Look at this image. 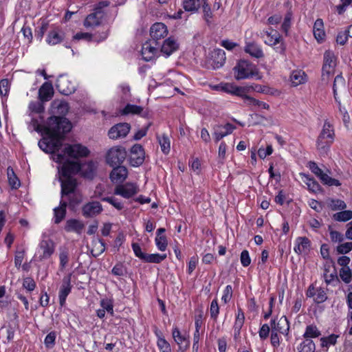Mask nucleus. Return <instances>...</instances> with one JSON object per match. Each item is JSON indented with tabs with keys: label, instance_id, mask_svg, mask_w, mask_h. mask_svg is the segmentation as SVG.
<instances>
[{
	"label": "nucleus",
	"instance_id": "nucleus-49",
	"mask_svg": "<svg viewBox=\"0 0 352 352\" xmlns=\"http://www.w3.org/2000/svg\"><path fill=\"white\" fill-rule=\"evenodd\" d=\"M338 337V335L333 333L329 336L321 338V346L328 348L330 345H335L337 342V339Z\"/></svg>",
	"mask_w": 352,
	"mask_h": 352
},
{
	"label": "nucleus",
	"instance_id": "nucleus-2",
	"mask_svg": "<svg viewBox=\"0 0 352 352\" xmlns=\"http://www.w3.org/2000/svg\"><path fill=\"white\" fill-rule=\"evenodd\" d=\"M336 134L333 125L327 120H324L322 129L316 140V148L322 156L328 154L335 140Z\"/></svg>",
	"mask_w": 352,
	"mask_h": 352
},
{
	"label": "nucleus",
	"instance_id": "nucleus-37",
	"mask_svg": "<svg viewBox=\"0 0 352 352\" xmlns=\"http://www.w3.org/2000/svg\"><path fill=\"white\" fill-rule=\"evenodd\" d=\"M96 166L92 161L81 164V174L88 179H93L95 175Z\"/></svg>",
	"mask_w": 352,
	"mask_h": 352
},
{
	"label": "nucleus",
	"instance_id": "nucleus-43",
	"mask_svg": "<svg viewBox=\"0 0 352 352\" xmlns=\"http://www.w3.org/2000/svg\"><path fill=\"white\" fill-rule=\"evenodd\" d=\"M316 345L311 339H305L297 347L298 352H315Z\"/></svg>",
	"mask_w": 352,
	"mask_h": 352
},
{
	"label": "nucleus",
	"instance_id": "nucleus-44",
	"mask_svg": "<svg viewBox=\"0 0 352 352\" xmlns=\"http://www.w3.org/2000/svg\"><path fill=\"white\" fill-rule=\"evenodd\" d=\"M85 226L82 221H67L65 230L67 232H74L80 234Z\"/></svg>",
	"mask_w": 352,
	"mask_h": 352
},
{
	"label": "nucleus",
	"instance_id": "nucleus-58",
	"mask_svg": "<svg viewBox=\"0 0 352 352\" xmlns=\"http://www.w3.org/2000/svg\"><path fill=\"white\" fill-rule=\"evenodd\" d=\"M68 196L69 206L70 208H74L81 202V196L76 192H73Z\"/></svg>",
	"mask_w": 352,
	"mask_h": 352
},
{
	"label": "nucleus",
	"instance_id": "nucleus-3",
	"mask_svg": "<svg viewBox=\"0 0 352 352\" xmlns=\"http://www.w3.org/2000/svg\"><path fill=\"white\" fill-rule=\"evenodd\" d=\"M261 34L263 37L266 36L264 40V43L266 45L273 46L276 52L285 54L286 47L280 34L277 30L270 28L269 30L263 31Z\"/></svg>",
	"mask_w": 352,
	"mask_h": 352
},
{
	"label": "nucleus",
	"instance_id": "nucleus-33",
	"mask_svg": "<svg viewBox=\"0 0 352 352\" xmlns=\"http://www.w3.org/2000/svg\"><path fill=\"white\" fill-rule=\"evenodd\" d=\"M245 52L249 54L251 56L256 58H261L264 56V53L261 47L254 42L246 43L245 46Z\"/></svg>",
	"mask_w": 352,
	"mask_h": 352
},
{
	"label": "nucleus",
	"instance_id": "nucleus-56",
	"mask_svg": "<svg viewBox=\"0 0 352 352\" xmlns=\"http://www.w3.org/2000/svg\"><path fill=\"white\" fill-rule=\"evenodd\" d=\"M314 297V301L317 304L322 303L327 299V294L322 287L316 289V293Z\"/></svg>",
	"mask_w": 352,
	"mask_h": 352
},
{
	"label": "nucleus",
	"instance_id": "nucleus-8",
	"mask_svg": "<svg viewBox=\"0 0 352 352\" xmlns=\"http://www.w3.org/2000/svg\"><path fill=\"white\" fill-rule=\"evenodd\" d=\"M63 151L64 154L75 159L87 157L90 153L87 147L80 144H67Z\"/></svg>",
	"mask_w": 352,
	"mask_h": 352
},
{
	"label": "nucleus",
	"instance_id": "nucleus-15",
	"mask_svg": "<svg viewBox=\"0 0 352 352\" xmlns=\"http://www.w3.org/2000/svg\"><path fill=\"white\" fill-rule=\"evenodd\" d=\"M57 90L63 95L69 96L73 94L76 87L75 85L66 76H59L56 82Z\"/></svg>",
	"mask_w": 352,
	"mask_h": 352
},
{
	"label": "nucleus",
	"instance_id": "nucleus-46",
	"mask_svg": "<svg viewBox=\"0 0 352 352\" xmlns=\"http://www.w3.org/2000/svg\"><path fill=\"white\" fill-rule=\"evenodd\" d=\"M60 267L63 270L69 262V250L66 247L60 248L59 253Z\"/></svg>",
	"mask_w": 352,
	"mask_h": 352
},
{
	"label": "nucleus",
	"instance_id": "nucleus-32",
	"mask_svg": "<svg viewBox=\"0 0 352 352\" xmlns=\"http://www.w3.org/2000/svg\"><path fill=\"white\" fill-rule=\"evenodd\" d=\"M245 322V315L241 307L238 308L237 314H236L235 321L233 326L234 338L239 337L241 330Z\"/></svg>",
	"mask_w": 352,
	"mask_h": 352
},
{
	"label": "nucleus",
	"instance_id": "nucleus-40",
	"mask_svg": "<svg viewBox=\"0 0 352 352\" xmlns=\"http://www.w3.org/2000/svg\"><path fill=\"white\" fill-rule=\"evenodd\" d=\"M243 101L248 106L258 107L267 110L270 109V105L267 103L251 97L248 96V94Z\"/></svg>",
	"mask_w": 352,
	"mask_h": 352
},
{
	"label": "nucleus",
	"instance_id": "nucleus-31",
	"mask_svg": "<svg viewBox=\"0 0 352 352\" xmlns=\"http://www.w3.org/2000/svg\"><path fill=\"white\" fill-rule=\"evenodd\" d=\"M54 95V89L51 82H44L38 90L39 98L42 101L50 100Z\"/></svg>",
	"mask_w": 352,
	"mask_h": 352
},
{
	"label": "nucleus",
	"instance_id": "nucleus-50",
	"mask_svg": "<svg viewBox=\"0 0 352 352\" xmlns=\"http://www.w3.org/2000/svg\"><path fill=\"white\" fill-rule=\"evenodd\" d=\"M307 167L309 170L316 175L320 180L322 179L323 175L326 173L318 166V164L314 161H309L307 164Z\"/></svg>",
	"mask_w": 352,
	"mask_h": 352
},
{
	"label": "nucleus",
	"instance_id": "nucleus-18",
	"mask_svg": "<svg viewBox=\"0 0 352 352\" xmlns=\"http://www.w3.org/2000/svg\"><path fill=\"white\" fill-rule=\"evenodd\" d=\"M104 16V12H100V8H94L93 12L88 14L84 21V26L87 28L98 26L102 23Z\"/></svg>",
	"mask_w": 352,
	"mask_h": 352
},
{
	"label": "nucleus",
	"instance_id": "nucleus-57",
	"mask_svg": "<svg viewBox=\"0 0 352 352\" xmlns=\"http://www.w3.org/2000/svg\"><path fill=\"white\" fill-rule=\"evenodd\" d=\"M321 182L329 186H341L340 182L335 178H332L329 176L327 174L323 175L322 179H321Z\"/></svg>",
	"mask_w": 352,
	"mask_h": 352
},
{
	"label": "nucleus",
	"instance_id": "nucleus-12",
	"mask_svg": "<svg viewBox=\"0 0 352 352\" xmlns=\"http://www.w3.org/2000/svg\"><path fill=\"white\" fill-rule=\"evenodd\" d=\"M236 128L235 125L230 122H227L225 124L214 125L212 135L215 142H218L224 137L231 134Z\"/></svg>",
	"mask_w": 352,
	"mask_h": 352
},
{
	"label": "nucleus",
	"instance_id": "nucleus-55",
	"mask_svg": "<svg viewBox=\"0 0 352 352\" xmlns=\"http://www.w3.org/2000/svg\"><path fill=\"white\" fill-rule=\"evenodd\" d=\"M352 210H343L333 214V220H351Z\"/></svg>",
	"mask_w": 352,
	"mask_h": 352
},
{
	"label": "nucleus",
	"instance_id": "nucleus-6",
	"mask_svg": "<svg viewBox=\"0 0 352 352\" xmlns=\"http://www.w3.org/2000/svg\"><path fill=\"white\" fill-rule=\"evenodd\" d=\"M126 156V151L122 146H116L111 148L106 156L107 163L110 166L121 165Z\"/></svg>",
	"mask_w": 352,
	"mask_h": 352
},
{
	"label": "nucleus",
	"instance_id": "nucleus-21",
	"mask_svg": "<svg viewBox=\"0 0 352 352\" xmlns=\"http://www.w3.org/2000/svg\"><path fill=\"white\" fill-rule=\"evenodd\" d=\"M270 326L272 332L283 334L289 331V322L286 316H282L278 320L277 318L272 319L270 321Z\"/></svg>",
	"mask_w": 352,
	"mask_h": 352
},
{
	"label": "nucleus",
	"instance_id": "nucleus-27",
	"mask_svg": "<svg viewBox=\"0 0 352 352\" xmlns=\"http://www.w3.org/2000/svg\"><path fill=\"white\" fill-rule=\"evenodd\" d=\"M302 182L307 186V189L309 192L318 194L322 193L323 189L319 183L309 175L302 174Z\"/></svg>",
	"mask_w": 352,
	"mask_h": 352
},
{
	"label": "nucleus",
	"instance_id": "nucleus-24",
	"mask_svg": "<svg viewBox=\"0 0 352 352\" xmlns=\"http://www.w3.org/2000/svg\"><path fill=\"white\" fill-rule=\"evenodd\" d=\"M313 34L316 41L321 44L326 39L324 22L322 19H317L314 24Z\"/></svg>",
	"mask_w": 352,
	"mask_h": 352
},
{
	"label": "nucleus",
	"instance_id": "nucleus-14",
	"mask_svg": "<svg viewBox=\"0 0 352 352\" xmlns=\"http://www.w3.org/2000/svg\"><path fill=\"white\" fill-rule=\"evenodd\" d=\"M72 276V274L69 273L63 278L62 285L58 292L59 304L61 307L65 305L66 298L71 293L72 287L71 285Z\"/></svg>",
	"mask_w": 352,
	"mask_h": 352
},
{
	"label": "nucleus",
	"instance_id": "nucleus-61",
	"mask_svg": "<svg viewBox=\"0 0 352 352\" xmlns=\"http://www.w3.org/2000/svg\"><path fill=\"white\" fill-rule=\"evenodd\" d=\"M56 338V334L54 331H51L49 333L44 340V344L45 346L48 349H52L55 344V340Z\"/></svg>",
	"mask_w": 352,
	"mask_h": 352
},
{
	"label": "nucleus",
	"instance_id": "nucleus-22",
	"mask_svg": "<svg viewBox=\"0 0 352 352\" xmlns=\"http://www.w3.org/2000/svg\"><path fill=\"white\" fill-rule=\"evenodd\" d=\"M113 170L110 173V179L113 183H121L124 182L128 175L127 168L121 165L111 166Z\"/></svg>",
	"mask_w": 352,
	"mask_h": 352
},
{
	"label": "nucleus",
	"instance_id": "nucleus-41",
	"mask_svg": "<svg viewBox=\"0 0 352 352\" xmlns=\"http://www.w3.org/2000/svg\"><path fill=\"white\" fill-rule=\"evenodd\" d=\"M321 336V332L315 324H309L306 327L305 331L303 334L305 339H311L318 338Z\"/></svg>",
	"mask_w": 352,
	"mask_h": 352
},
{
	"label": "nucleus",
	"instance_id": "nucleus-54",
	"mask_svg": "<svg viewBox=\"0 0 352 352\" xmlns=\"http://www.w3.org/2000/svg\"><path fill=\"white\" fill-rule=\"evenodd\" d=\"M157 344L161 352H172L170 344L164 337H159Z\"/></svg>",
	"mask_w": 352,
	"mask_h": 352
},
{
	"label": "nucleus",
	"instance_id": "nucleus-63",
	"mask_svg": "<svg viewBox=\"0 0 352 352\" xmlns=\"http://www.w3.org/2000/svg\"><path fill=\"white\" fill-rule=\"evenodd\" d=\"M111 272L115 276H122L126 272V268L122 263H118L113 267Z\"/></svg>",
	"mask_w": 352,
	"mask_h": 352
},
{
	"label": "nucleus",
	"instance_id": "nucleus-5",
	"mask_svg": "<svg viewBox=\"0 0 352 352\" xmlns=\"http://www.w3.org/2000/svg\"><path fill=\"white\" fill-rule=\"evenodd\" d=\"M55 252V243L46 234H43L38 245V250L35 255L38 261L50 258Z\"/></svg>",
	"mask_w": 352,
	"mask_h": 352
},
{
	"label": "nucleus",
	"instance_id": "nucleus-10",
	"mask_svg": "<svg viewBox=\"0 0 352 352\" xmlns=\"http://www.w3.org/2000/svg\"><path fill=\"white\" fill-rule=\"evenodd\" d=\"M138 192V188L133 183H126L124 184H119L114 189V194L120 195L125 199L133 197Z\"/></svg>",
	"mask_w": 352,
	"mask_h": 352
},
{
	"label": "nucleus",
	"instance_id": "nucleus-11",
	"mask_svg": "<svg viewBox=\"0 0 352 352\" xmlns=\"http://www.w3.org/2000/svg\"><path fill=\"white\" fill-rule=\"evenodd\" d=\"M145 159V151L141 144H135L131 148L130 163L133 166L142 165Z\"/></svg>",
	"mask_w": 352,
	"mask_h": 352
},
{
	"label": "nucleus",
	"instance_id": "nucleus-39",
	"mask_svg": "<svg viewBox=\"0 0 352 352\" xmlns=\"http://www.w3.org/2000/svg\"><path fill=\"white\" fill-rule=\"evenodd\" d=\"M307 81V75L302 70H295L292 73L291 82L293 86L296 87Z\"/></svg>",
	"mask_w": 352,
	"mask_h": 352
},
{
	"label": "nucleus",
	"instance_id": "nucleus-60",
	"mask_svg": "<svg viewBox=\"0 0 352 352\" xmlns=\"http://www.w3.org/2000/svg\"><path fill=\"white\" fill-rule=\"evenodd\" d=\"M292 16V14L291 12H287V14L285 16L284 21L281 25V30L286 34H287V32L291 27Z\"/></svg>",
	"mask_w": 352,
	"mask_h": 352
},
{
	"label": "nucleus",
	"instance_id": "nucleus-35",
	"mask_svg": "<svg viewBox=\"0 0 352 352\" xmlns=\"http://www.w3.org/2000/svg\"><path fill=\"white\" fill-rule=\"evenodd\" d=\"M63 33L58 29L50 30L46 38L48 44L54 45L60 43L63 40Z\"/></svg>",
	"mask_w": 352,
	"mask_h": 352
},
{
	"label": "nucleus",
	"instance_id": "nucleus-23",
	"mask_svg": "<svg viewBox=\"0 0 352 352\" xmlns=\"http://www.w3.org/2000/svg\"><path fill=\"white\" fill-rule=\"evenodd\" d=\"M179 47V44L177 43L175 39L172 36L168 37L166 39L163 40V43L160 46L161 52L164 54L166 57L171 55L175 52Z\"/></svg>",
	"mask_w": 352,
	"mask_h": 352
},
{
	"label": "nucleus",
	"instance_id": "nucleus-42",
	"mask_svg": "<svg viewBox=\"0 0 352 352\" xmlns=\"http://www.w3.org/2000/svg\"><path fill=\"white\" fill-rule=\"evenodd\" d=\"M67 203L65 201L61 200L60 206L54 209V220H63L66 214V208Z\"/></svg>",
	"mask_w": 352,
	"mask_h": 352
},
{
	"label": "nucleus",
	"instance_id": "nucleus-34",
	"mask_svg": "<svg viewBox=\"0 0 352 352\" xmlns=\"http://www.w3.org/2000/svg\"><path fill=\"white\" fill-rule=\"evenodd\" d=\"M246 87H250V91H254L258 93L265 94L270 96H278L280 94V91L278 89L270 87L266 85L253 84L250 86H247Z\"/></svg>",
	"mask_w": 352,
	"mask_h": 352
},
{
	"label": "nucleus",
	"instance_id": "nucleus-30",
	"mask_svg": "<svg viewBox=\"0 0 352 352\" xmlns=\"http://www.w3.org/2000/svg\"><path fill=\"white\" fill-rule=\"evenodd\" d=\"M311 245L310 240L306 237H298L295 241L294 252L300 255L309 250Z\"/></svg>",
	"mask_w": 352,
	"mask_h": 352
},
{
	"label": "nucleus",
	"instance_id": "nucleus-26",
	"mask_svg": "<svg viewBox=\"0 0 352 352\" xmlns=\"http://www.w3.org/2000/svg\"><path fill=\"white\" fill-rule=\"evenodd\" d=\"M102 210V205L98 201H91L82 207V214L86 218L93 217L98 214Z\"/></svg>",
	"mask_w": 352,
	"mask_h": 352
},
{
	"label": "nucleus",
	"instance_id": "nucleus-20",
	"mask_svg": "<svg viewBox=\"0 0 352 352\" xmlns=\"http://www.w3.org/2000/svg\"><path fill=\"white\" fill-rule=\"evenodd\" d=\"M160 46V44L155 45V43L151 42V39L144 43L141 50L143 58L146 61L151 60L156 56Z\"/></svg>",
	"mask_w": 352,
	"mask_h": 352
},
{
	"label": "nucleus",
	"instance_id": "nucleus-16",
	"mask_svg": "<svg viewBox=\"0 0 352 352\" xmlns=\"http://www.w3.org/2000/svg\"><path fill=\"white\" fill-rule=\"evenodd\" d=\"M221 91L236 96L241 98L243 100L247 94L250 92V87H240L232 83H223Z\"/></svg>",
	"mask_w": 352,
	"mask_h": 352
},
{
	"label": "nucleus",
	"instance_id": "nucleus-48",
	"mask_svg": "<svg viewBox=\"0 0 352 352\" xmlns=\"http://www.w3.org/2000/svg\"><path fill=\"white\" fill-rule=\"evenodd\" d=\"M172 334L175 342L177 344H184L186 343L190 344L189 340L185 337V336L181 333L179 329L177 327H175L173 329Z\"/></svg>",
	"mask_w": 352,
	"mask_h": 352
},
{
	"label": "nucleus",
	"instance_id": "nucleus-53",
	"mask_svg": "<svg viewBox=\"0 0 352 352\" xmlns=\"http://www.w3.org/2000/svg\"><path fill=\"white\" fill-rule=\"evenodd\" d=\"M340 276L345 283H349L352 280V271L349 267H342L340 270Z\"/></svg>",
	"mask_w": 352,
	"mask_h": 352
},
{
	"label": "nucleus",
	"instance_id": "nucleus-4",
	"mask_svg": "<svg viewBox=\"0 0 352 352\" xmlns=\"http://www.w3.org/2000/svg\"><path fill=\"white\" fill-rule=\"evenodd\" d=\"M234 77L236 80H243L254 77L258 74L256 66L245 60H240L234 67Z\"/></svg>",
	"mask_w": 352,
	"mask_h": 352
},
{
	"label": "nucleus",
	"instance_id": "nucleus-1",
	"mask_svg": "<svg viewBox=\"0 0 352 352\" xmlns=\"http://www.w3.org/2000/svg\"><path fill=\"white\" fill-rule=\"evenodd\" d=\"M32 122L35 130L43 136L38 142V146L46 153L58 151L65 135L72 129L71 122L63 116H53L44 121L39 115L38 119L33 118Z\"/></svg>",
	"mask_w": 352,
	"mask_h": 352
},
{
	"label": "nucleus",
	"instance_id": "nucleus-25",
	"mask_svg": "<svg viewBox=\"0 0 352 352\" xmlns=\"http://www.w3.org/2000/svg\"><path fill=\"white\" fill-rule=\"evenodd\" d=\"M77 185L76 179L74 177H65V179L61 180V196L64 197L75 192Z\"/></svg>",
	"mask_w": 352,
	"mask_h": 352
},
{
	"label": "nucleus",
	"instance_id": "nucleus-17",
	"mask_svg": "<svg viewBox=\"0 0 352 352\" xmlns=\"http://www.w3.org/2000/svg\"><path fill=\"white\" fill-rule=\"evenodd\" d=\"M336 65V57L331 51H326L324 54V62L322 68V75L333 74Z\"/></svg>",
	"mask_w": 352,
	"mask_h": 352
},
{
	"label": "nucleus",
	"instance_id": "nucleus-64",
	"mask_svg": "<svg viewBox=\"0 0 352 352\" xmlns=\"http://www.w3.org/2000/svg\"><path fill=\"white\" fill-rule=\"evenodd\" d=\"M232 293L233 290L232 286L230 285H227L223 291V294L221 298V300L225 304L230 302L232 297Z\"/></svg>",
	"mask_w": 352,
	"mask_h": 352
},
{
	"label": "nucleus",
	"instance_id": "nucleus-45",
	"mask_svg": "<svg viewBox=\"0 0 352 352\" xmlns=\"http://www.w3.org/2000/svg\"><path fill=\"white\" fill-rule=\"evenodd\" d=\"M182 6L187 12H197L200 7V0H183Z\"/></svg>",
	"mask_w": 352,
	"mask_h": 352
},
{
	"label": "nucleus",
	"instance_id": "nucleus-52",
	"mask_svg": "<svg viewBox=\"0 0 352 352\" xmlns=\"http://www.w3.org/2000/svg\"><path fill=\"white\" fill-rule=\"evenodd\" d=\"M155 244L159 250L165 251L168 245L166 236L157 234L155 237Z\"/></svg>",
	"mask_w": 352,
	"mask_h": 352
},
{
	"label": "nucleus",
	"instance_id": "nucleus-28",
	"mask_svg": "<svg viewBox=\"0 0 352 352\" xmlns=\"http://www.w3.org/2000/svg\"><path fill=\"white\" fill-rule=\"evenodd\" d=\"M211 59L213 69H219L226 63V53L221 49H215L212 52Z\"/></svg>",
	"mask_w": 352,
	"mask_h": 352
},
{
	"label": "nucleus",
	"instance_id": "nucleus-47",
	"mask_svg": "<svg viewBox=\"0 0 352 352\" xmlns=\"http://www.w3.org/2000/svg\"><path fill=\"white\" fill-rule=\"evenodd\" d=\"M166 258V254H146L144 262L151 263H160Z\"/></svg>",
	"mask_w": 352,
	"mask_h": 352
},
{
	"label": "nucleus",
	"instance_id": "nucleus-29",
	"mask_svg": "<svg viewBox=\"0 0 352 352\" xmlns=\"http://www.w3.org/2000/svg\"><path fill=\"white\" fill-rule=\"evenodd\" d=\"M121 115L123 116H127V115H140L142 117L146 118L148 115V113L146 111H144V109L142 107L136 105V104H127L121 111H120Z\"/></svg>",
	"mask_w": 352,
	"mask_h": 352
},
{
	"label": "nucleus",
	"instance_id": "nucleus-13",
	"mask_svg": "<svg viewBox=\"0 0 352 352\" xmlns=\"http://www.w3.org/2000/svg\"><path fill=\"white\" fill-rule=\"evenodd\" d=\"M337 84H341L342 86L344 85V79L341 75H338L336 76L333 82V96L335 98V100L338 104V108L340 113L342 115V120L344 122V124H346L350 120V116L344 107H342L341 105L340 101L338 100V98L337 97L338 93H337Z\"/></svg>",
	"mask_w": 352,
	"mask_h": 352
},
{
	"label": "nucleus",
	"instance_id": "nucleus-9",
	"mask_svg": "<svg viewBox=\"0 0 352 352\" xmlns=\"http://www.w3.org/2000/svg\"><path fill=\"white\" fill-rule=\"evenodd\" d=\"M131 130V125L126 122H120L111 126L108 131V136L111 140L125 138Z\"/></svg>",
	"mask_w": 352,
	"mask_h": 352
},
{
	"label": "nucleus",
	"instance_id": "nucleus-59",
	"mask_svg": "<svg viewBox=\"0 0 352 352\" xmlns=\"http://www.w3.org/2000/svg\"><path fill=\"white\" fill-rule=\"evenodd\" d=\"M210 316L214 320H217L219 314V307L217 299L212 300L210 308Z\"/></svg>",
	"mask_w": 352,
	"mask_h": 352
},
{
	"label": "nucleus",
	"instance_id": "nucleus-7",
	"mask_svg": "<svg viewBox=\"0 0 352 352\" xmlns=\"http://www.w3.org/2000/svg\"><path fill=\"white\" fill-rule=\"evenodd\" d=\"M168 34L166 25L163 23H155L150 28L151 42L155 43V45L160 44V41L164 39Z\"/></svg>",
	"mask_w": 352,
	"mask_h": 352
},
{
	"label": "nucleus",
	"instance_id": "nucleus-19",
	"mask_svg": "<svg viewBox=\"0 0 352 352\" xmlns=\"http://www.w3.org/2000/svg\"><path fill=\"white\" fill-rule=\"evenodd\" d=\"M81 164L78 162L66 160L61 167V175L63 177H72V175H75L80 172Z\"/></svg>",
	"mask_w": 352,
	"mask_h": 352
},
{
	"label": "nucleus",
	"instance_id": "nucleus-62",
	"mask_svg": "<svg viewBox=\"0 0 352 352\" xmlns=\"http://www.w3.org/2000/svg\"><path fill=\"white\" fill-rule=\"evenodd\" d=\"M330 208L333 210H344L346 208L345 202L341 199H332L330 203Z\"/></svg>",
	"mask_w": 352,
	"mask_h": 352
},
{
	"label": "nucleus",
	"instance_id": "nucleus-36",
	"mask_svg": "<svg viewBox=\"0 0 352 352\" xmlns=\"http://www.w3.org/2000/svg\"><path fill=\"white\" fill-rule=\"evenodd\" d=\"M7 176L8 184L11 189H18L21 186V181L11 166H8L7 168Z\"/></svg>",
	"mask_w": 352,
	"mask_h": 352
},
{
	"label": "nucleus",
	"instance_id": "nucleus-51",
	"mask_svg": "<svg viewBox=\"0 0 352 352\" xmlns=\"http://www.w3.org/2000/svg\"><path fill=\"white\" fill-rule=\"evenodd\" d=\"M202 10L204 12V18L208 24L210 23V20L212 18V12L211 11L210 6L208 3V0H201Z\"/></svg>",
	"mask_w": 352,
	"mask_h": 352
},
{
	"label": "nucleus",
	"instance_id": "nucleus-38",
	"mask_svg": "<svg viewBox=\"0 0 352 352\" xmlns=\"http://www.w3.org/2000/svg\"><path fill=\"white\" fill-rule=\"evenodd\" d=\"M157 140L160 145L162 152L167 155L170 151V140L167 134L157 135Z\"/></svg>",
	"mask_w": 352,
	"mask_h": 352
}]
</instances>
